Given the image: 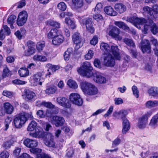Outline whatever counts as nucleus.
Here are the masks:
<instances>
[{
    "label": "nucleus",
    "instance_id": "nucleus-1",
    "mask_svg": "<svg viewBox=\"0 0 158 158\" xmlns=\"http://www.w3.org/2000/svg\"><path fill=\"white\" fill-rule=\"evenodd\" d=\"M24 144L28 148H31L30 149V152L37 155V158H50L51 157L48 154L42 153L41 154L42 150L41 149L34 148L38 145V142L35 140L27 139L23 142Z\"/></svg>",
    "mask_w": 158,
    "mask_h": 158
},
{
    "label": "nucleus",
    "instance_id": "nucleus-2",
    "mask_svg": "<svg viewBox=\"0 0 158 158\" xmlns=\"http://www.w3.org/2000/svg\"><path fill=\"white\" fill-rule=\"evenodd\" d=\"M93 68L90 62L85 61L84 62L81 67L77 69L78 73L84 76L90 77L93 76Z\"/></svg>",
    "mask_w": 158,
    "mask_h": 158
},
{
    "label": "nucleus",
    "instance_id": "nucleus-3",
    "mask_svg": "<svg viewBox=\"0 0 158 158\" xmlns=\"http://www.w3.org/2000/svg\"><path fill=\"white\" fill-rule=\"evenodd\" d=\"M81 88L85 94L90 95L97 94L98 92L97 88L93 85L87 82L81 83Z\"/></svg>",
    "mask_w": 158,
    "mask_h": 158
},
{
    "label": "nucleus",
    "instance_id": "nucleus-4",
    "mask_svg": "<svg viewBox=\"0 0 158 158\" xmlns=\"http://www.w3.org/2000/svg\"><path fill=\"white\" fill-rule=\"evenodd\" d=\"M78 19L81 24L85 25L86 29L91 33L94 31V28L93 26L92 19L91 18H84V17H78Z\"/></svg>",
    "mask_w": 158,
    "mask_h": 158
},
{
    "label": "nucleus",
    "instance_id": "nucleus-5",
    "mask_svg": "<svg viewBox=\"0 0 158 158\" xmlns=\"http://www.w3.org/2000/svg\"><path fill=\"white\" fill-rule=\"evenodd\" d=\"M23 113L17 114L15 116L14 119L15 127L18 128H21L26 121V119Z\"/></svg>",
    "mask_w": 158,
    "mask_h": 158
},
{
    "label": "nucleus",
    "instance_id": "nucleus-6",
    "mask_svg": "<svg viewBox=\"0 0 158 158\" xmlns=\"http://www.w3.org/2000/svg\"><path fill=\"white\" fill-rule=\"evenodd\" d=\"M42 75L41 72H38L31 76L32 79L31 83L34 86H36L38 85H41L42 82L44 81V78L42 77Z\"/></svg>",
    "mask_w": 158,
    "mask_h": 158
},
{
    "label": "nucleus",
    "instance_id": "nucleus-7",
    "mask_svg": "<svg viewBox=\"0 0 158 158\" xmlns=\"http://www.w3.org/2000/svg\"><path fill=\"white\" fill-rule=\"evenodd\" d=\"M152 114L151 112H147L139 118L138 123V126L139 128H143L146 127L148 123V118Z\"/></svg>",
    "mask_w": 158,
    "mask_h": 158
},
{
    "label": "nucleus",
    "instance_id": "nucleus-8",
    "mask_svg": "<svg viewBox=\"0 0 158 158\" xmlns=\"http://www.w3.org/2000/svg\"><path fill=\"white\" fill-rule=\"evenodd\" d=\"M149 22L147 23L144 25V30H142L144 34L147 33V31L148 28L150 27H151V30L153 34H156L158 33V27H157L156 24L152 21H148Z\"/></svg>",
    "mask_w": 158,
    "mask_h": 158
},
{
    "label": "nucleus",
    "instance_id": "nucleus-9",
    "mask_svg": "<svg viewBox=\"0 0 158 158\" xmlns=\"http://www.w3.org/2000/svg\"><path fill=\"white\" fill-rule=\"evenodd\" d=\"M69 99L73 104L78 106H81L83 103V101L80 95L76 93H72L69 96Z\"/></svg>",
    "mask_w": 158,
    "mask_h": 158
},
{
    "label": "nucleus",
    "instance_id": "nucleus-10",
    "mask_svg": "<svg viewBox=\"0 0 158 158\" xmlns=\"http://www.w3.org/2000/svg\"><path fill=\"white\" fill-rule=\"evenodd\" d=\"M28 17L27 12L23 11L19 14L17 20V24L19 26H23L26 22Z\"/></svg>",
    "mask_w": 158,
    "mask_h": 158
},
{
    "label": "nucleus",
    "instance_id": "nucleus-11",
    "mask_svg": "<svg viewBox=\"0 0 158 158\" xmlns=\"http://www.w3.org/2000/svg\"><path fill=\"white\" fill-rule=\"evenodd\" d=\"M72 40L75 45V48L76 49H78L83 45L82 40L79 33L75 32L72 35Z\"/></svg>",
    "mask_w": 158,
    "mask_h": 158
},
{
    "label": "nucleus",
    "instance_id": "nucleus-12",
    "mask_svg": "<svg viewBox=\"0 0 158 158\" xmlns=\"http://www.w3.org/2000/svg\"><path fill=\"white\" fill-rule=\"evenodd\" d=\"M56 101L60 105L66 108H70L71 104L69 102V100L64 97H59L57 98Z\"/></svg>",
    "mask_w": 158,
    "mask_h": 158
},
{
    "label": "nucleus",
    "instance_id": "nucleus-13",
    "mask_svg": "<svg viewBox=\"0 0 158 158\" xmlns=\"http://www.w3.org/2000/svg\"><path fill=\"white\" fill-rule=\"evenodd\" d=\"M141 49L143 53H149L151 52L150 44L148 40H144L141 43Z\"/></svg>",
    "mask_w": 158,
    "mask_h": 158
},
{
    "label": "nucleus",
    "instance_id": "nucleus-14",
    "mask_svg": "<svg viewBox=\"0 0 158 158\" xmlns=\"http://www.w3.org/2000/svg\"><path fill=\"white\" fill-rule=\"evenodd\" d=\"M52 119L53 123L57 127L62 126L65 122V120L63 117L58 116H53Z\"/></svg>",
    "mask_w": 158,
    "mask_h": 158
},
{
    "label": "nucleus",
    "instance_id": "nucleus-15",
    "mask_svg": "<svg viewBox=\"0 0 158 158\" xmlns=\"http://www.w3.org/2000/svg\"><path fill=\"white\" fill-rule=\"evenodd\" d=\"M104 63L106 66L113 67L115 64L114 59L110 54H108L104 58Z\"/></svg>",
    "mask_w": 158,
    "mask_h": 158
},
{
    "label": "nucleus",
    "instance_id": "nucleus-16",
    "mask_svg": "<svg viewBox=\"0 0 158 158\" xmlns=\"http://www.w3.org/2000/svg\"><path fill=\"white\" fill-rule=\"evenodd\" d=\"M129 20L131 23H134L135 26L137 25H142L144 23L147 24V23H148V21L147 22L146 20L143 18H139L134 17H133L129 18Z\"/></svg>",
    "mask_w": 158,
    "mask_h": 158
},
{
    "label": "nucleus",
    "instance_id": "nucleus-17",
    "mask_svg": "<svg viewBox=\"0 0 158 158\" xmlns=\"http://www.w3.org/2000/svg\"><path fill=\"white\" fill-rule=\"evenodd\" d=\"M10 33V28L6 25H3L2 28L0 31V40H3L5 35H9Z\"/></svg>",
    "mask_w": 158,
    "mask_h": 158
},
{
    "label": "nucleus",
    "instance_id": "nucleus-18",
    "mask_svg": "<svg viewBox=\"0 0 158 158\" xmlns=\"http://www.w3.org/2000/svg\"><path fill=\"white\" fill-rule=\"evenodd\" d=\"M47 137L48 139L45 141L44 142L45 144L49 147H54L55 143L54 141L53 135L50 133H48L47 135Z\"/></svg>",
    "mask_w": 158,
    "mask_h": 158
},
{
    "label": "nucleus",
    "instance_id": "nucleus-19",
    "mask_svg": "<svg viewBox=\"0 0 158 158\" xmlns=\"http://www.w3.org/2000/svg\"><path fill=\"white\" fill-rule=\"evenodd\" d=\"M24 95L28 101H33L36 96L35 94L32 91L25 89L24 92Z\"/></svg>",
    "mask_w": 158,
    "mask_h": 158
},
{
    "label": "nucleus",
    "instance_id": "nucleus-20",
    "mask_svg": "<svg viewBox=\"0 0 158 158\" xmlns=\"http://www.w3.org/2000/svg\"><path fill=\"white\" fill-rule=\"evenodd\" d=\"M64 40L63 36L61 35L58 34L52 40V43L53 44L55 45H59L62 43Z\"/></svg>",
    "mask_w": 158,
    "mask_h": 158
},
{
    "label": "nucleus",
    "instance_id": "nucleus-21",
    "mask_svg": "<svg viewBox=\"0 0 158 158\" xmlns=\"http://www.w3.org/2000/svg\"><path fill=\"white\" fill-rule=\"evenodd\" d=\"M3 108L5 113L10 114L13 112V106L9 102H5L3 104Z\"/></svg>",
    "mask_w": 158,
    "mask_h": 158
},
{
    "label": "nucleus",
    "instance_id": "nucleus-22",
    "mask_svg": "<svg viewBox=\"0 0 158 158\" xmlns=\"http://www.w3.org/2000/svg\"><path fill=\"white\" fill-rule=\"evenodd\" d=\"M111 49L112 53L115 59L117 60H120V56L118 46L116 45L111 46Z\"/></svg>",
    "mask_w": 158,
    "mask_h": 158
},
{
    "label": "nucleus",
    "instance_id": "nucleus-23",
    "mask_svg": "<svg viewBox=\"0 0 158 158\" xmlns=\"http://www.w3.org/2000/svg\"><path fill=\"white\" fill-rule=\"evenodd\" d=\"M148 92L150 96L156 98L158 97V87H152L148 89Z\"/></svg>",
    "mask_w": 158,
    "mask_h": 158
},
{
    "label": "nucleus",
    "instance_id": "nucleus-24",
    "mask_svg": "<svg viewBox=\"0 0 158 158\" xmlns=\"http://www.w3.org/2000/svg\"><path fill=\"white\" fill-rule=\"evenodd\" d=\"M122 121H123V128L122 132L123 134H125L130 129V127L129 121L127 118H125Z\"/></svg>",
    "mask_w": 158,
    "mask_h": 158
},
{
    "label": "nucleus",
    "instance_id": "nucleus-25",
    "mask_svg": "<svg viewBox=\"0 0 158 158\" xmlns=\"http://www.w3.org/2000/svg\"><path fill=\"white\" fill-rule=\"evenodd\" d=\"M115 9L120 14H121L125 12L126 10V6L123 4L118 3L114 5Z\"/></svg>",
    "mask_w": 158,
    "mask_h": 158
},
{
    "label": "nucleus",
    "instance_id": "nucleus-26",
    "mask_svg": "<svg viewBox=\"0 0 158 158\" xmlns=\"http://www.w3.org/2000/svg\"><path fill=\"white\" fill-rule=\"evenodd\" d=\"M72 3L77 10L81 8L84 5L83 0H72Z\"/></svg>",
    "mask_w": 158,
    "mask_h": 158
},
{
    "label": "nucleus",
    "instance_id": "nucleus-27",
    "mask_svg": "<svg viewBox=\"0 0 158 158\" xmlns=\"http://www.w3.org/2000/svg\"><path fill=\"white\" fill-rule=\"evenodd\" d=\"M105 12L108 15L111 16H115L117 15V13L114 10L113 8L110 6L106 7L104 9Z\"/></svg>",
    "mask_w": 158,
    "mask_h": 158
},
{
    "label": "nucleus",
    "instance_id": "nucleus-28",
    "mask_svg": "<svg viewBox=\"0 0 158 158\" xmlns=\"http://www.w3.org/2000/svg\"><path fill=\"white\" fill-rule=\"evenodd\" d=\"M119 34V29L116 27H113L109 31V35L114 37H117Z\"/></svg>",
    "mask_w": 158,
    "mask_h": 158
},
{
    "label": "nucleus",
    "instance_id": "nucleus-29",
    "mask_svg": "<svg viewBox=\"0 0 158 158\" xmlns=\"http://www.w3.org/2000/svg\"><path fill=\"white\" fill-rule=\"evenodd\" d=\"M158 122V114L154 116L151 119L149 125L154 128L157 126Z\"/></svg>",
    "mask_w": 158,
    "mask_h": 158
},
{
    "label": "nucleus",
    "instance_id": "nucleus-30",
    "mask_svg": "<svg viewBox=\"0 0 158 158\" xmlns=\"http://www.w3.org/2000/svg\"><path fill=\"white\" fill-rule=\"evenodd\" d=\"M114 23L115 25L118 27L120 28H122L126 31L129 30V27L123 22L115 21Z\"/></svg>",
    "mask_w": 158,
    "mask_h": 158
},
{
    "label": "nucleus",
    "instance_id": "nucleus-31",
    "mask_svg": "<svg viewBox=\"0 0 158 158\" xmlns=\"http://www.w3.org/2000/svg\"><path fill=\"white\" fill-rule=\"evenodd\" d=\"M18 72L20 76L22 77H26L29 75V71L26 68H21Z\"/></svg>",
    "mask_w": 158,
    "mask_h": 158
},
{
    "label": "nucleus",
    "instance_id": "nucleus-32",
    "mask_svg": "<svg viewBox=\"0 0 158 158\" xmlns=\"http://www.w3.org/2000/svg\"><path fill=\"white\" fill-rule=\"evenodd\" d=\"M146 106L148 108H150L158 106V101L154 100H149L145 103Z\"/></svg>",
    "mask_w": 158,
    "mask_h": 158
},
{
    "label": "nucleus",
    "instance_id": "nucleus-33",
    "mask_svg": "<svg viewBox=\"0 0 158 158\" xmlns=\"http://www.w3.org/2000/svg\"><path fill=\"white\" fill-rule=\"evenodd\" d=\"M65 22L66 24L72 29H74L76 27L75 22L70 19L69 17L66 18Z\"/></svg>",
    "mask_w": 158,
    "mask_h": 158
},
{
    "label": "nucleus",
    "instance_id": "nucleus-34",
    "mask_svg": "<svg viewBox=\"0 0 158 158\" xmlns=\"http://www.w3.org/2000/svg\"><path fill=\"white\" fill-rule=\"evenodd\" d=\"M58 30L57 29L54 28L52 29L47 34L48 39H51L55 37L58 34Z\"/></svg>",
    "mask_w": 158,
    "mask_h": 158
},
{
    "label": "nucleus",
    "instance_id": "nucleus-35",
    "mask_svg": "<svg viewBox=\"0 0 158 158\" xmlns=\"http://www.w3.org/2000/svg\"><path fill=\"white\" fill-rule=\"evenodd\" d=\"M58 112V108H54L47 110L46 111V115L48 117H51L52 114H57Z\"/></svg>",
    "mask_w": 158,
    "mask_h": 158
},
{
    "label": "nucleus",
    "instance_id": "nucleus-36",
    "mask_svg": "<svg viewBox=\"0 0 158 158\" xmlns=\"http://www.w3.org/2000/svg\"><path fill=\"white\" fill-rule=\"evenodd\" d=\"M34 60L37 61L44 62L47 60V58L45 56L35 55L33 57Z\"/></svg>",
    "mask_w": 158,
    "mask_h": 158
},
{
    "label": "nucleus",
    "instance_id": "nucleus-37",
    "mask_svg": "<svg viewBox=\"0 0 158 158\" xmlns=\"http://www.w3.org/2000/svg\"><path fill=\"white\" fill-rule=\"evenodd\" d=\"M123 40L124 43L130 47H131L133 48L135 47V43L132 40L127 38H125L123 39Z\"/></svg>",
    "mask_w": 158,
    "mask_h": 158
},
{
    "label": "nucleus",
    "instance_id": "nucleus-38",
    "mask_svg": "<svg viewBox=\"0 0 158 158\" xmlns=\"http://www.w3.org/2000/svg\"><path fill=\"white\" fill-rule=\"evenodd\" d=\"M12 72L9 70L7 66L4 69L2 73V77L6 78L7 77L10 76L12 75Z\"/></svg>",
    "mask_w": 158,
    "mask_h": 158
},
{
    "label": "nucleus",
    "instance_id": "nucleus-39",
    "mask_svg": "<svg viewBox=\"0 0 158 158\" xmlns=\"http://www.w3.org/2000/svg\"><path fill=\"white\" fill-rule=\"evenodd\" d=\"M67 85L70 88L75 89L77 88L78 85L76 82L74 81L69 79L67 82Z\"/></svg>",
    "mask_w": 158,
    "mask_h": 158
},
{
    "label": "nucleus",
    "instance_id": "nucleus-40",
    "mask_svg": "<svg viewBox=\"0 0 158 158\" xmlns=\"http://www.w3.org/2000/svg\"><path fill=\"white\" fill-rule=\"evenodd\" d=\"M100 48L105 52H108L110 49V48L108 45L107 44L104 43H102L101 44Z\"/></svg>",
    "mask_w": 158,
    "mask_h": 158
},
{
    "label": "nucleus",
    "instance_id": "nucleus-41",
    "mask_svg": "<svg viewBox=\"0 0 158 158\" xmlns=\"http://www.w3.org/2000/svg\"><path fill=\"white\" fill-rule=\"evenodd\" d=\"M37 125V123L35 121H31L27 128V130L29 131H33L35 129Z\"/></svg>",
    "mask_w": 158,
    "mask_h": 158
},
{
    "label": "nucleus",
    "instance_id": "nucleus-42",
    "mask_svg": "<svg viewBox=\"0 0 158 158\" xmlns=\"http://www.w3.org/2000/svg\"><path fill=\"white\" fill-rule=\"evenodd\" d=\"M95 80L97 82L100 83H105L106 82L105 78L100 75H97Z\"/></svg>",
    "mask_w": 158,
    "mask_h": 158
},
{
    "label": "nucleus",
    "instance_id": "nucleus-43",
    "mask_svg": "<svg viewBox=\"0 0 158 158\" xmlns=\"http://www.w3.org/2000/svg\"><path fill=\"white\" fill-rule=\"evenodd\" d=\"M35 50L34 48H28L27 50L24 52V55L27 56H29L35 52Z\"/></svg>",
    "mask_w": 158,
    "mask_h": 158
},
{
    "label": "nucleus",
    "instance_id": "nucleus-44",
    "mask_svg": "<svg viewBox=\"0 0 158 158\" xmlns=\"http://www.w3.org/2000/svg\"><path fill=\"white\" fill-rule=\"evenodd\" d=\"M102 5L101 3H98L96 5L94 9V11L95 13H100L102 11Z\"/></svg>",
    "mask_w": 158,
    "mask_h": 158
},
{
    "label": "nucleus",
    "instance_id": "nucleus-45",
    "mask_svg": "<svg viewBox=\"0 0 158 158\" xmlns=\"http://www.w3.org/2000/svg\"><path fill=\"white\" fill-rule=\"evenodd\" d=\"M152 9V16L154 18L158 17V6L155 5Z\"/></svg>",
    "mask_w": 158,
    "mask_h": 158
},
{
    "label": "nucleus",
    "instance_id": "nucleus-46",
    "mask_svg": "<svg viewBox=\"0 0 158 158\" xmlns=\"http://www.w3.org/2000/svg\"><path fill=\"white\" fill-rule=\"evenodd\" d=\"M13 143L12 140H9L4 142L2 145V147L5 149L9 148Z\"/></svg>",
    "mask_w": 158,
    "mask_h": 158
},
{
    "label": "nucleus",
    "instance_id": "nucleus-47",
    "mask_svg": "<svg viewBox=\"0 0 158 158\" xmlns=\"http://www.w3.org/2000/svg\"><path fill=\"white\" fill-rule=\"evenodd\" d=\"M45 46V43L44 42H38L36 44V49L37 50L40 52L42 51L43 48Z\"/></svg>",
    "mask_w": 158,
    "mask_h": 158
},
{
    "label": "nucleus",
    "instance_id": "nucleus-48",
    "mask_svg": "<svg viewBox=\"0 0 158 158\" xmlns=\"http://www.w3.org/2000/svg\"><path fill=\"white\" fill-rule=\"evenodd\" d=\"M94 55L93 51L90 50H89L85 56V58L86 60H90L93 57Z\"/></svg>",
    "mask_w": 158,
    "mask_h": 158
},
{
    "label": "nucleus",
    "instance_id": "nucleus-49",
    "mask_svg": "<svg viewBox=\"0 0 158 158\" xmlns=\"http://www.w3.org/2000/svg\"><path fill=\"white\" fill-rule=\"evenodd\" d=\"M41 104L44 106L50 109L55 108V106L50 102H42Z\"/></svg>",
    "mask_w": 158,
    "mask_h": 158
},
{
    "label": "nucleus",
    "instance_id": "nucleus-50",
    "mask_svg": "<svg viewBox=\"0 0 158 158\" xmlns=\"http://www.w3.org/2000/svg\"><path fill=\"white\" fill-rule=\"evenodd\" d=\"M47 66L49 68V69L48 70V71L50 70L52 72H55L56 70H58L59 69V66L55 65H52L49 64H47Z\"/></svg>",
    "mask_w": 158,
    "mask_h": 158
},
{
    "label": "nucleus",
    "instance_id": "nucleus-51",
    "mask_svg": "<svg viewBox=\"0 0 158 158\" xmlns=\"http://www.w3.org/2000/svg\"><path fill=\"white\" fill-rule=\"evenodd\" d=\"M48 24L51 26L55 27L56 28L60 27V24L57 22L54 21L52 20H49L48 21Z\"/></svg>",
    "mask_w": 158,
    "mask_h": 158
},
{
    "label": "nucleus",
    "instance_id": "nucleus-52",
    "mask_svg": "<svg viewBox=\"0 0 158 158\" xmlns=\"http://www.w3.org/2000/svg\"><path fill=\"white\" fill-rule=\"evenodd\" d=\"M71 50L70 49H68L64 53V56L65 60H69L70 57V54L71 53Z\"/></svg>",
    "mask_w": 158,
    "mask_h": 158
},
{
    "label": "nucleus",
    "instance_id": "nucleus-53",
    "mask_svg": "<svg viewBox=\"0 0 158 158\" xmlns=\"http://www.w3.org/2000/svg\"><path fill=\"white\" fill-rule=\"evenodd\" d=\"M56 89L55 87H50L45 90V93L48 94H53L55 93Z\"/></svg>",
    "mask_w": 158,
    "mask_h": 158
},
{
    "label": "nucleus",
    "instance_id": "nucleus-54",
    "mask_svg": "<svg viewBox=\"0 0 158 158\" xmlns=\"http://www.w3.org/2000/svg\"><path fill=\"white\" fill-rule=\"evenodd\" d=\"M57 7L60 10L64 11L66 8V6L64 2H61L58 4Z\"/></svg>",
    "mask_w": 158,
    "mask_h": 158
},
{
    "label": "nucleus",
    "instance_id": "nucleus-55",
    "mask_svg": "<svg viewBox=\"0 0 158 158\" xmlns=\"http://www.w3.org/2000/svg\"><path fill=\"white\" fill-rule=\"evenodd\" d=\"M11 121V119L9 117H7L5 120V131H6L9 127V125Z\"/></svg>",
    "mask_w": 158,
    "mask_h": 158
},
{
    "label": "nucleus",
    "instance_id": "nucleus-56",
    "mask_svg": "<svg viewBox=\"0 0 158 158\" xmlns=\"http://www.w3.org/2000/svg\"><path fill=\"white\" fill-rule=\"evenodd\" d=\"M120 118H121L122 120L126 118V116L127 114V111L124 110H122L119 111Z\"/></svg>",
    "mask_w": 158,
    "mask_h": 158
},
{
    "label": "nucleus",
    "instance_id": "nucleus-57",
    "mask_svg": "<svg viewBox=\"0 0 158 158\" xmlns=\"http://www.w3.org/2000/svg\"><path fill=\"white\" fill-rule=\"evenodd\" d=\"M143 10L146 13L152 16V8H150L148 6H145L143 7Z\"/></svg>",
    "mask_w": 158,
    "mask_h": 158
},
{
    "label": "nucleus",
    "instance_id": "nucleus-58",
    "mask_svg": "<svg viewBox=\"0 0 158 158\" xmlns=\"http://www.w3.org/2000/svg\"><path fill=\"white\" fill-rule=\"evenodd\" d=\"M16 19V16L13 15H11L7 19V22L8 24H13L14 20Z\"/></svg>",
    "mask_w": 158,
    "mask_h": 158
},
{
    "label": "nucleus",
    "instance_id": "nucleus-59",
    "mask_svg": "<svg viewBox=\"0 0 158 158\" xmlns=\"http://www.w3.org/2000/svg\"><path fill=\"white\" fill-rule=\"evenodd\" d=\"M94 66L99 69L102 68L101 63L100 60L98 59H95L94 62Z\"/></svg>",
    "mask_w": 158,
    "mask_h": 158
},
{
    "label": "nucleus",
    "instance_id": "nucleus-60",
    "mask_svg": "<svg viewBox=\"0 0 158 158\" xmlns=\"http://www.w3.org/2000/svg\"><path fill=\"white\" fill-rule=\"evenodd\" d=\"M93 18L97 21L102 20L103 19L102 16L99 13L96 14L95 13V14L93 15Z\"/></svg>",
    "mask_w": 158,
    "mask_h": 158
},
{
    "label": "nucleus",
    "instance_id": "nucleus-61",
    "mask_svg": "<svg viewBox=\"0 0 158 158\" xmlns=\"http://www.w3.org/2000/svg\"><path fill=\"white\" fill-rule=\"evenodd\" d=\"M129 52L132 56L136 58L138 56V53L135 49H129Z\"/></svg>",
    "mask_w": 158,
    "mask_h": 158
},
{
    "label": "nucleus",
    "instance_id": "nucleus-62",
    "mask_svg": "<svg viewBox=\"0 0 158 158\" xmlns=\"http://www.w3.org/2000/svg\"><path fill=\"white\" fill-rule=\"evenodd\" d=\"M132 89L134 95L136 97V98H138L139 96V92L137 87L135 86H133L132 88Z\"/></svg>",
    "mask_w": 158,
    "mask_h": 158
},
{
    "label": "nucleus",
    "instance_id": "nucleus-63",
    "mask_svg": "<svg viewBox=\"0 0 158 158\" xmlns=\"http://www.w3.org/2000/svg\"><path fill=\"white\" fill-rule=\"evenodd\" d=\"M73 153L74 152L72 148H68L67 150V152L66 154V156L68 157H72Z\"/></svg>",
    "mask_w": 158,
    "mask_h": 158
},
{
    "label": "nucleus",
    "instance_id": "nucleus-64",
    "mask_svg": "<svg viewBox=\"0 0 158 158\" xmlns=\"http://www.w3.org/2000/svg\"><path fill=\"white\" fill-rule=\"evenodd\" d=\"M13 83L17 85H24L26 84V82L21 81L19 79H15L12 81Z\"/></svg>",
    "mask_w": 158,
    "mask_h": 158
}]
</instances>
